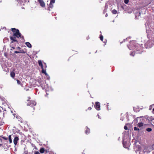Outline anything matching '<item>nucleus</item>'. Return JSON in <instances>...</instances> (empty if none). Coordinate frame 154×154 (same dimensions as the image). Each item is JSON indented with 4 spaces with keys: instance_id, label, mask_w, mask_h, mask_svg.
<instances>
[{
    "instance_id": "1",
    "label": "nucleus",
    "mask_w": 154,
    "mask_h": 154,
    "mask_svg": "<svg viewBox=\"0 0 154 154\" xmlns=\"http://www.w3.org/2000/svg\"><path fill=\"white\" fill-rule=\"evenodd\" d=\"M130 43L132 45L131 47L129 45H128V47L130 50H134L135 49L137 54H141V52L143 51V47L142 45H140L138 44L135 42L134 41H130Z\"/></svg>"
},
{
    "instance_id": "2",
    "label": "nucleus",
    "mask_w": 154,
    "mask_h": 154,
    "mask_svg": "<svg viewBox=\"0 0 154 154\" xmlns=\"http://www.w3.org/2000/svg\"><path fill=\"white\" fill-rule=\"evenodd\" d=\"M11 31L14 33L13 35V36H15L18 38H21L23 42L25 41L23 36L22 35L18 29H17L15 28H11Z\"/></svg>"
},
{
    "instance_id": "3",
    "label": "nucleus",
    "mask_w": 154,
    "mask_h": 154,
    "mask_svg": "<svg viewBox=\"0 0 154 154\" xmlns=\"http://www.w3.org/2000/svg\"><path fill=\"white\" fill-rule=\"evenodd\" d=\"M134 149L135 152L137 153V151L140 150L141 147L140 145L137 144V142H135L134 143Z\"/></svg>"
},
{
    "instance_id": "4",
    "label": "nucleus",
    "mask_w": 154,
    "mask_h": 154,
    "mask_svg": "<svg viewBox=\"0 0 154 154\" xmlns=\"http://www.w3.org/2000/svg\"><path fill=\"white\" fill-rule=\"evenodd\" d=\"M100 104L99 102H96L95 103L94 107L97 110H100Z\"/></svg>"
},
{
    "instance_id": "5",
    "label": "nucleus",
    "mask_w": 154,
    "mask_h": 154,
    "mask_svg": "<svg viewBox=\"0 0 154 154\" xmlns=\"http://www.w3.org/2000/svg\"><path fill=\"white\" fill-rule=\"evenodd\" d=\"M36 104V102L34 101L31 100L29 102L27 103V105L32 107L33 106H35Z\"/></svg>"
},
{
    "instance_id": "6",
    "label": "nucleus",
    "mask_w": 154,
    "mask_h": 154,
    "mask_svg": "<svg viewBox=\"0 0 154 154\" xmlns=\"http://www.w3.org/2000/svg\"><path fill=\"white\" fill-rule=\"evenodd\" d=\"M55 0H51L50 3L49 5V8L48 9V10L50 11L49 8H52L53 7V3H54L55 2Z\"/></svg>"
},
{
    "instance_id": "7",
    "label": "nucleus",
    "mask_w": 154,
    "mask_h": 154,
    "mask_svg": "<svg viewBox=\"0 0 154 154\" xmlns=\"http://www.w3.org/2000/svg\"><path fill=\"white\" fill-rule=\"evenodd\" d=\"M38 1L39 3L40 6L42 7H45V4L43 0H38Z\"/></svg>"
},
{
    "instance_id": "8",
    "label": "nucleus",
    "mask_w": 154,
    "mask_h": 154,
    "mask_svg": "<svg viewBox=\"0 0 154 154\" xmlns=\"http://www.w3.org/2000/svg\"><path fill=\"white\" fill-rule=\"evenodd\" d=\"M39 84L43 89L45 88V84L44 82L43 81H41L39 82Z\"/></svg>"
},
{
    "instance_id": "9",
    "label": "nucleus",
    "mask_w": 154,
    "mask_h": 154,
    "mask_svg": "<svg viewBox=\"0 0 154 154\" xmlns=\"http://www.w3.org/2000/svg\"><path fill=\"white\" fill-rule=\"evenodd\" d=\"M19 139L18 137H14V140L13 142L14 144L15 145H16L17 143V141L19 140Z\"/></svg>"
},
{
    "instance_id": "10",
    "label": "nucleus",
    "mask_w": 154,
    "mask_h": 154,
    "mask_svg": "<svg viewBox=\"0 0 154 154\" xmlns=\"http://www.w3.org/2000/svg\"><path fill=\"white\" fill-rule=\"evenodd\" d=\"M16 37L13 36H10V39L13 41H12V42H17V41L16 39Z\"/></svg>"
},
{
    "instance_id": "11",
    "label": "nucleus",
    "mask_w": 154,
    "mask_h": 154,
    "mask_svg": "<svg viewBox=\"0 0 154 154\" xmlns=\"http://www.w3.org/2000/svg\"><path fill=\"white\" fill-rule=\"evenodd\" d=\"M123 147L125 148H127L128 145H127V143L126 142H123L122 143Z\"/></svg>"
},
{
    "instance_id": "12",
    "label": "nucleus",
    "mask_w": 154,
    "mask_h": 154,
    "mask_svg": "<svg viewBox=\"0 0 154 154\" xmlns=\"http://www.w3.org/2000/svg\"><path fill=\"white\" fill-rule=\"evenodd\" d=\"M42 70V72L43 73H44L46 75H48V74L46 72V69H44V67H43Z\"/></svg>"
},
{
    "instance_id": "13",
    "label": "nucleus",
    "mask_w": 154,
    "mask_h": 154,
    "mask_svg": "<svg viewBox=\"0 0 154 154\" xmlns=\"http://www.w3.org/2000/svg\"><path fill=\"white\" fill-rule=\"evenodd\" d=\"M38 62L39 66L41 67V68H42L43 67V66L42 64V61L40 60H38Z\"/></svg>"
},
{
    "instance_id": "14",
    "label": "nucleus",
    "mask_w": 154,
    "mask_h": 154,
    "mask_svg": "<svg viewBox=\"0 0 154 154\" xmlns=\"http://www.w3.org/2000/svg\"><path fill=\"white\" fill-rule=\"evenodd\" d=\"M26 45L29 48H31L32 46L29 42H26L25 43Z\"/></svg>"
},
{
    "instance_id": "15",
    "label": "nucleus",
    "mask_w": 154,
    "mask_h": 154,
    "mask_svg": "<svg viewBox=\"0 0 154 154\" xmlns=\"http://www.w3.org/2000/svg\"><path fill=\"white\" fill-rule=\"evenodd\" d=\"M133 109L134 111L136 112H138L140 110V109L138 107H137V108L133 107Z\"/></svg>"
},
{
    "instance_id": "16",
    "label": "nucleus",
    "mask_w": 154,
    "mask_h": 154,
    "mask_svg": "<svg viewBox=\"0 0 154 154\" xmlns=\"http://www.w3.org/2000/svg\"><path fill=\"white\" fill-rule=\"evenodd\" d=\"M90 131V130L89 128L87 127H86V130L85 131V133L87 134L89 133Z\"/></svg>"
},
{
    "instance_id": "17",
    "label": "nucleus",
    "mask_w": 154,
    "mask_h": 154,
    "mask_svg": "<svg viewBox=\"0 0 154 154\" xmlns=\"http://www.w3.org/2000/svg\"><path fill=\"white\" fill-rule=\"evenodd\" d=\"M10 75L11 77L13 78H14L15 76V73L14 72H12L10 73Z\"/></svg>"
},
{
    "instance_id": "18",
    "label": "nucleus",
    "mask_w": 154,
    "mask_h": 154,
    "mask_svg": "<svg viewBox=\"0 0 154 154\" xmlns=\"http://www.w3.org/2000/svg\"><path fill=\"white\" fill-rule=\"evenodd\" d=\"M45 151V149L44 148H40L39 151L41 153H43Z\"/></svg>"
},
{
    "instance_id": "19",
    "label": "nucleus",
    "mask_w": 154,
    "mask_h": 154,
    "mask_svg": "<svg viewBox=\"0 0 154 154\" xmlns=\"http://www.w3.org/2000/svg\"><path fill=\"white\" fill-rule=\"evenodd\" d=\"M144 124L142 122H139L138 123V126L139 128L143 126Z\"/></svg>"
},
{
    "instance_id": "20",
    "label": "nucleus",
    "mask_w": 154,
    "mask_h": 154,
    "mask_svg": "<svg viewBox=\"0 0 154 154\" xmlns=\"http://www.w3.org/2000/svg\"><path fill=\"white\" fill-rule=\"evenodd\" d=\"M19 53H21L24 54L26 53L25 51H24L23 49H21V50H20L19 51Z\"/></svg>"
},
{
    "instance_id": "21",
    "label": "nucleus",
    "mask_w": 154,
    "mask_h": 154,
    "mask_svg": "<svg viewBox=\"0 0 154 154\" xmlns=\"http://www.w3.org/2000/svg\"><path fill=\"white\" fill-rule=\"evenodd\" d=\"M8 138L9 140V142L10 143H11L12 142V140H11V135H10L8 136Z\"/></svg>"
},
{
    "instance_id": "22",
    "label": "nucleus",
    "mask_w": 154,
    "mask_h": 154,
    "mask_svg": "<svg viewBox=\"0 0 154 154\" xmlns=\"http://www.w3.org/2000/svg\"><path fill=\"white\" fill-rule=\"evenodd\" d=\"M112 13L114 14H116L117 13V11L115 9H113L112 11Z\"/></svg>"
},
{
    "instance_id": "23",
    "label": "nucleus",
    "mask_w": 154,
    "mask_h": 154,
    "mask_svg": "<svg viewBox=\"0 0 154 154\" xmlns=\"http://www.w3.org/2000/svg\"><path fill=\"white\" fill-rule=\"evenodd\" d=\"M152 130V129L151 128H147L146 129V131L148 132H150Z\"/></svg>"
},
{
    "instance_id": "24",
    "label": "nucleus",
    "mask_w": 154,
    "mask_h": 154,
    "mask_svg": "<svg viewBox=\"0 0 154 154\" xmlns=\"http://www.w3.org/2000/svg\"><path fill=\"white\" fill-rule=\"evenodd\" d=\"M134 131H139L140 130V129H139V128H138L137 127H135L134 128Z\"/></svg>"
},
{
    "instance_id": "25",
    "label": "nucleus",
    "mask_w": 154,
    "mask_h": 154,
    "mask_svg": "<svg viewBox=\"0 0 154 154\" xmlns=\"http://www.w3.org/2000/svg\"><path fill=\"white\" fill-rule=\"evenodd\" d=\"M134 52H131V53H130V55L131 56H134V55L135 54L134 53Z\"/></svg>"
},
{
    "instance_id": "26",
    "label": "nucleus",
    "mask_w": 154,
    "mask_h": 154,
    "mask_svg": "<svg viewBox=\"0 0 154 154\" xmlns=\"http://www.w3.org/2000/svg\"><path fill=\"white\" fill-rule=\"evenodd\" d=\"M103 36L102 35H100V40L103 41Z\"/></svg>"
},
{
    "instance_id": "27",
    "label": "nucleus",
    "mask_w": 154,
    "mask_h": 154,
    "mask_svg": "<svg viewBox=\"0 0 154 154\" xmlns=\"http://www.w3.org/2000/svg\"><path fill=\"white\" fill-rule=\"evenodd\" d=\"M143 116H140V117H138L137 118V119H134V121H136V122H137V119L138 118H142V117H143Z\"/></svg>"
},
{
    "instance_id": "28",
    "label": "nucleus",
    "mask_w": 154,
    "mask_h": 154,
    "mask_svg": "<svg viewBox=\"0 0 154 154\" xmlns=\"http://www.w3.org/2000/svg\"><path fill=\"white\" fill-rule=\"evenodd\" d=\"M17 83L19 85H20L21 84V82L18 80H17Z\"/></svg>"
},
{
    "instance_id": "29",
    "label": "nucleus",
    "mask_w": 154,
    "mask_h": 154,
    "mask_svg": "<svg viewBox=\"0 0 154 154\" xmlns=\"http://www.w3.org/2000/svg\"><path fill=\"white\" fill-rule=\"evenodd\" d=\"M129 0H125L124 2L125 4H128V2Z\"/></svg>"
},
{
    "instance_id": "30",
    "label": "nucleus",
    "mask_w": 154,
    "mask_h": 154,
    "mask_svg": "<svg viewBox=\"0 0 154 154\" xmlns=\"http://www.w3.org/2000/svg\"><path fill=\"white\" fill-rule=\"evenodd\" d=\"M5 140H7L8 139V138L7 137H2Z\"/></svg>"
},
{
    "instance_id": "31",
    "label": "nucleus",
    "mask_w": 154,
    "mask_h": 154,
    "mask_svg": "<svg viewBox=\"0 0 154 154\" xmlns=\"http://www.w3.org/2000/svg\"><path fill=\"white\" fill-rule=\"evenodd\" d=\"M17 1L19 2V3H20V4H22L21 2H23V1H21V0H17Z\"/></svg>"
},
{
    "instance_id": "32",
    "label": "nucleus",
    "mask_w": 154,
    "mask_h": 154,
    "mask_svg": "<svg viewBox=\"0 0 154 154\" xmlns=\"http://www.w3.org/2000/svg\"><path fill=\"white\" fill-rule=\"evenodd\" d=\"M34 153L35 154H40L38 151H35Z\"/></svg>"
},
{
    "instance_id": "33",
    "label": "nucleus",
    "mask_w": 154,
    "mask_h": 154,
    "mask_svg": "<svg viewBox=\"0 0 154 154\" xmlns=\"http://www.w3.org/2000/svg\"><path fill=\"white\" fill-rule=\"evenodd\" d=\"M124 128L125 130H127L128 129V127H127V126H125L124 127Z\"/></svg>"
},
{
    "instance_id": "34",
    "label": "nucleus",
    "mask_w": 154,
    "mask_h": 154,
    "mask_svg": "<svg viewBox=\"0 0 154 154\" xmlns=\"http://www.w3.org/2000/svg\"><path fill=\"white\" fill-rule=\"evenodd\" d=\"M46 76H47V79L48 80H49L50 79V77H49V75H46Z\"/></svg>"
},
{
    "instance_id": "35",
    "label": "nucleus",
    "mask_w": 154,
    "mask_h": 154,
    "mask_svg": "<svg viewBox=\"0 0 154 154\" xmlns=\"http://www.w3.org/2000/svg\"><path fill=\"white\" fill-rule=\"evenodd\" d=\"M44 68H46L47 67V65L45 63H44Z\"/></svg>"
},
{
    "instance_id": "36",
    "label": "nucleus",
    "mask_w": 154,
    "mask_h": 154,
    "mask_svg": "<svg viewBox=\"0 0 154 154\" xmlns=\"http://www.w3.org/2000/svg\"><path fill=\"white\" fill-rule=\"evenodd\" d=\"M106 9H104L103 11V14H104L105 13V12H106Z\"/></svg>"
},
{
    "instance_id": "37",
    "label": "nucleus",
    "mask_w": 154,
    "mask_h": 154,
    "mask_svg": "<svg viewBox=\"0 0 154 154\" xmlns=\"http://www.w3.org/2000/svg\"><path fill=\"white\" fill-rule=\"evenodd\" d=\"M124 119V117H121V119H120V120H121L122 121H123Z\"/></svg>"
},
{
    "instance_id": "38",
    "label": "nucleus",
    "mask_w": 154,
    "mask_h": 154,
    "mask_svg": "<svg viewBox=\"0 0 154 154\" xmlns=\"http://www.w3.org/2000/svg\"><path fill=\"white\" fill-rule=\"evenodd\" d=\"M1 136L0 135V142H2V139L1 138Z\"/></svg>"
},
{
    "instance_id": "39",
    "label": "nucleus",
    "mask_w": 154,
    "mask_h": 154,
    "mask_svg": "<svg viewBox=\"0 0 154 154\" xmlns=\"http://www.w3.org/2000/svg\"><path fill=\"white\" fill-rule=\"evenodd\" d=\"M14 53L16 54H17L19 53V51H15Z\"/></svg>"
},
{
    "instance_id": "40",
    "label": "nucleus",
    "mask_w": 154,
    "mask_h": 154,
    "mask_svg": "<svg viewBox=\"0 0 154 154\" xmlns=\"http://www.w3.org/2000/svg\"><path fill=\"white\" fill-rule=\"evenodd\" d=\"M91 107H89L88 108V110H91Z\"/></svg>"
},
{
    "instance_id": "41",
    "label": "nucleus",
    "mask_w": 154,
    "mask_h": 154,
    "mask_svg": "<svg viewBox=\"0 0 154 154\" xmlns=\"http://www.w3.org/2000/svg\"><path fill=\"white\" fill-rule=\"evenodd\" d=\"M126 117L128 121H129V119H128V115L126 116Z\"/></svg>"
},
{
    "instance_id": "42",
    "label": "nucleus",
    "mask_w": 154,
    "mask_h": 154,
    "mask_svg": "<svg viewBox=\"0 0 154 154\" xmlns=\"http://www.w3.org/2000/svg\"><path fill=\"white\" fill-rule=\"evenodd\" d=\"M107 6H106V5L105 6V9L107 10Z\"/></svg>"
},
{
    "instance_id": "43",
    "label": "nucleus",
    "mask_w": 154,
    "mask_h": 154,
    "mask_svg": "<svg viewBox=\"0 0 154 154\" xmlns=\"http://www.w3.org/2000/svg\"><path fill=\"white\" fill-rule=\"evenodd\" d=\"M17 49H21V48L20 47H17Z\"/></svg>"
},
{
    "instance_id": "44",
    "label": "nucleus",
    "mask_w": 154,
    "mask_h": 154,
    "mask_svg": "<svg viewBox=\"0 0 154 154\" xmlns=\"http://www.w3.org/2000/svg\"><path fill=\"white\" fill-rule=\"evenodd\" d=\"M140 14H141V12H139L138 13V16H140Z\"/></svg>"
},
{
    "instance_id": "45",
    "label": "nucleus",
    "mask_w": 154,
    "mask_h": 154,
    "mask_svg": "<svg viewBox=\"0 0 154 154\" xmlns=\"http://www.w3.org/2000/svg\"><path fill=\"white\" fill-rule=\"evenodd\" d=\"M107 16H108V14H107L106 13V14L105 15V16H106V17Z\"/></svg>"
},
{
    "instance_id": "46",
    "label": "nucleus",
    "mask_w": 154,
    "mask_h": 154,
    "mask_svg": "<svg viewBox=\"0 0 154 154\" xmlns=\"http://www.w3.org/2000/svg\"><path fill=\"white\" fill-rule=\"evenodd\" d=\"M11 48H12L13 49H15V48L13 47H11Z\"/></svg>"
},
{
    "instance_id": "47",
    "label": "nucleus",
    "mask_w": 154,
    "mask_h": 154,
    "mask_svg": "<svg viewBox=\"0 0 154 154\" xmlns=\"http://www.w3.org/2000/svg\"><path fill=\"white\" fill-rule=\"evenodd\" d=\"M98 115V118H99V119H100V116H99V115H98H98Z\"/></svg>"
},
{
    "instance_id": "48",
    "label": "nucleus",
    "mask_w": 154,
    "mask_h": 154,
    "mask_svg": "<svg viewBox=\"0 0 154 154\" xmlns=\"http://www.w3.org/2000/svg\"><path fill=\"white\" fill-rule=\"evenodd\" d=\"M3 144H0V146H3Z\"/></svg>"
},
{
    "instance_id": "49",
    "label": "nucleus",
    "mask_w": 154,
    "mask_h": 154,
    "mask_svg": "<svg viewBox=\"0 0 154 154\" xmlns=\"http://www.w3.org/2000/svg\"><path fill=\"white\" fill-rule=\"evenodd\" d=\"M89 37H87V40H88V39H89Z\"/></svg>"
},
{
    "instance_id": "50",
    "label": "nucleus",
    "mask_w": 154,
    "mask_h": 154,
    "mask_svg": "<svg viewBox=\"0 0 154 154\" xmlns=\"http://www.w3.org/2000/svg\"><path fill=\"white\" fill-rule=\"evenodd\" d=\"M127 39V38H126V39H124V40H124V41L125 42V40L126 39Z\"/></svg>"
},
{
    "instance_id": "51",
    "label": "nucleus",
    "mask_w": 154,
    "mask_h": 154,
    "mask_svg": "<svg viewBox=\"0 0 154 154\" xmlns=\"http://www.w3.org/2000/svg\"><path fill=\"white\" fill-rule=\"evenodd\" d=\"M3 125V123H2V124H0V126H1V125Z\"/></svg>"
},
{
    "instance_id": "52",
    "label": "nucleus",
    "mask_w": 154,
    "mask_h": 154,
    "mask_svg": "<svg viewBox=\"0 0 154 154\" xmlns=\"http://www.w3.org/2000/svg\"><path fill=\"white\" fill-rule=\"evenodd\" d=\"M2 147H3V148H4V149H5L4 146H3Z\"/></svg>"
},
{
    "instance_id": "53",
    "label": "nucleus",
    "mask_w": 154,
    "mask_h": 154,
    "mask_svg": "<svg viewBox=\"0 0 154 154\" xmlns=\"http://www.w3.org/2000/svg\"><path fill=\"white\" fill-rule=\"evenodd\" d=\"M147 31H148V30L147 29H146V32H147Z\"/></svg>"
},
{
    "instance_id": "54",
    "label": "nucleus",
    "mask_w": 154,
    "mask_h": 154,
    "mask_svg": "<svg viewBox=\"0 0 154 154\" xmlns=\"http://www.w3.org/2000/svg\"><path fill=\"white\" fill-rule=\"evenodd\" d=\"M153 110L154 111V108H153Z\"/></svg>"
},
{
    "instance_id": "55",
    "label": "nucleus",
    "mask_w": 154,
    "mask_h": 154,
    "mask_svg": "<svg viewBox=\"0 0 154 154\" xmlns=\"http://www.w3.org/2000/svg\"><path fill=\"white\" fill-rule=\"evenodd\" d=\"M122 42H120V43H121H121H122Z\"/></svg>"
},
{
    "instance_id": "56",
    "label": "nucleus",
    "mask_w": 154,
    "mask_h": 154,
    "mask_svg": "<svg viewBox=\"0 0 154 154\" xmlns=\"http://www.w3.org/2000/svg\"><path fill=\"white\" fill-rule=\"evenodd\" d=\"M152 105L154 106V104H152Z\"/></svg>"
},
{
    "instance_id": "57",
    "label": "nucleus",
    "mask_w": 154,
    "mask_h": 154,
    "mask_svg": "<svg viewBox=\"0 0 154 154\" xmlns=\"http://www.w3.org/2000/svg\"><path fill=\"white\" fill-rule=\"evenodd\" d=\"M136 16H137L136 15H135V17H136Z\"/></svg>"
},
{
    "instance_id": "58",
    "label": "nucleus",
    "mask_w": 154,
    "mask_h": 154,
    "mask_svg": "<svg viewBox=\"0 0 154 154\" xmlns=\"http://www.w3.org/2000/svg\"><path fill=\"white\" fill-rule=\"evenodd\" d=\"M25 154H27V153H26Z\"/></svg>"
}]
</instances>
